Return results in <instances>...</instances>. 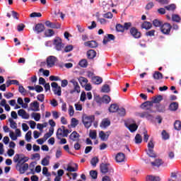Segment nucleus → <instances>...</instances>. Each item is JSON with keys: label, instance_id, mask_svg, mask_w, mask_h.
Wrapping results in <instances>:
<instances>
[{"label": "nucleus", "instance_id": "obj_1", "mask_svg": "<svg viewBox=\"0 0 181 181\" xmlns=\"http://www.w3.org/2000/svg\"><path fill=\"white\" fill-rule=\"evenodd\" d=\"M4 132H9V136L12 141H16L18 138H21L22 136V132L20 129H16L15 132L9 130V127L8 126H4L3 127Z\"/></svg>", "mask_w": 181, "mask_h": 181}, {"label": "nucleus", "instance_id": "obj_2", "mask_svg": "<svg viewBox=\"0 0 181 181\" xmlns=\"http://www.w3.org/2000/svg\"><path fill=\"white\" fill-rule=\"evenodd\" d=\"M28 160H29V158L22 154H16L13 157V162L18 165H25Z\"/></svg>", "mask_w": 181, "mask_h": 181}, {"label": "nucleus", "instance_id": "obj_3", "mask_svg": "<svg viewBox=\"0 0 181 181\" xmlns=\"http://www.w3.org/2000/svg\"><path fill=\"white\" fill-rule=\"evenodd\" d=\"M94 121V116H87L84 115L82 117V122L85 127L88 129L91 127L93 122Z\"/></svg>", "mask_w": 181, "mask_h": 181}, {"label": "nucleus", "instance_id": "obj_4", "mask_svg": "<svg viewBox=\"0 0 181 181\" xmlns=\"http://www.w3.org/2000/svg\"><path fill=\"white\" fill-rule=\"evenodd\" d=\"M69 134H70V131H69V129H66L64 126H62L57 131V138H58V139H62V138L67 136Z\"/></svg>", "mask_w": 181, "mask_h": 181}, {"label": "nucleus", "instance_id": "obj_5", "mask_svg": "<svg viewBox=\"0 0 181 181\" xmlns=\"http://www.w3.org/2000/svg\"><path fill=\"white\" fill-rule=\"evenodd\" d=\"M154 147H155V144H153V141L150 140L148 144V151H147V155H148V156L152 158H156V154H155V153H153Z\"/></svg>", "mask_w": 181, "mask_h": 181}, {"label": "nucleus", "instance_id": "obj_6", "mask_svg": "<svg viewBox=\"0 0 181 181\" xmlns=\"http://www.w3.org/2000/svg\"><path fill=\"white\" fill-rule=\"evenodd\" d=\"M156 158V157H153L152 158V157H150V158L147 160V161H146V163H149L150 162L153 166H157L158 168H159V166H160V165L163 163V161H162V160L159 158Z\"/></svg>", "mask_w": 181, "mask_h": 181}, {"label": "nucleus", "instance_id": "obj_7", "mask_svg": "<svg viewBox=\"0 0 181 181\" xmlns=\"http://www.w3.org/2000/svg\"><path fill=\"white\" fill-rule=\"evenodd\" d=\"M54 49L58 52H60L64 47L63 42H62V39L57 37L54 40Z\"/></svg>", "mask_w": 181, "mask_h": 181}, {"label": "nucleus", "instance_id": "obj_8", "mask_svg": "<svg viewBox=\"0 0 181 181\" xmlns=\"http://www.w3.org/2000/svg\"><path fill=\"white\" fill-rule=\"evenodd\" d=\"M51 86L53 88V91H54V94H56L57 95H59V96L62 95V88L60 86H59L57 83H56V82L52 83Z\"/></svg>", "mask_w": 181, "mask_h": 181}, {"label": "nucleus", "instance_id": "obj_9", "mask_svg": "<svg viewBox=\"0 0 181 181\" xmlns=\"http://www.w3.org/2000/svg\"><path fill=\"white\" fill-rule=\"evenodd\" d=\"M16 168L18 172H20V173H21V175H23V173L29 169V164L25 163L21 165H16Z\"/></svg>", "mask_w": 181, "mask_h": 181}, {"label": "nucleus", "instance_id": "obj_10", "mask_svg": "<svg viewBox=\"0 0 181 181\" xmlns=\"http://www.w3.org/2000/svg\"><path fill=\"white\" fill-rule=\"evenodd\" d=\"M18 115L21 117L23 119H29L30 118V115L23 109H20L18 111Z\"/></svg>", "mask_w": 181, "mask_h": 181}, {"label": "nucleus", "instance_id": "obj_11", "mask_svg": "<svg viewBox=\"0 0 181 181\" xmlns=\"http://www.w3.org/2000/svg\"><path fill=\"white\" fill-rule=\"evenodd\" d=\"M30 110L34 111L35 112H37V111H40V105L37 101H34L30 104Z\"/></svg>", "mask_w": 181, "mask_h": 181}, {"label": "nucleus", "instance_id": "obj_12", "mask_svg": "<svg viewBox=\"0 0 181 181\" xmlns=\"http://www.w3.org/2000/svg\"><path fill=\"white\" fill-rule=\"evenodd\" d=\"M170 29H172L170 24L165 23L161 27V32L164 33V35H169L170 33Z\"/></svg>", "mask_w": 181, "mask_h": 181}, {"label": "nucleus", "instance_id": "obj_13", "mask_svg": "<svg viewBox=\"0 0 181 181\" xmlns=\"http://www.w3.org/2000/svg\"><path fill=\"white\" fill-rule=\"evenodd\" d=\"M57 59L54 56H49L47 59V67H53Z\"/></svg>", "mask_w": 181, "mask_h": 181}, {"label": "nucleus", "instance_id": "obj_14", "mask_svg": "<svg viewBox=\"0 0 181 181\" xmlns=\"http://www.w3.org/2000/svg\"><path fill=\"white\" fill-rule=\"evenodd\" d=\"M110 135H111V132L110 131L107 132L106 133L103 131H100L99 132V138H100L102 141H107Z\"/></svg>", "mask_w": 181, "mask_h": 181}, {"label": "nucleus", "instance_id": "obj_15", "mask_svg": "<svg viewBox=\"0 0 181 181\" xmlns=\"http://www.w3.org/2000/svg\"><path fill=\"white\" fill-rule=\"evenodd\" d=\"M66 170L67 172H77L78 170V165L77 163L69 164Z\"/></svg>", "mask_w": 181, "mask_h": 181}, {"label": "nucleus", "instance_id": "obj_16", "mask_svg": "<svg viewBox=\"0 0 181 181\" xmlns=\"http://www.w3.org/2000/svg\"><path fill=\"white\" fill-rule=\"evenodd\" d=\"M115 160L117 163H121L125 161V154L123 153H118L116 154Z\"/></svg>", "mask_w": 181, "mask_h": 181}, {"label": "nucleus", "instance_id": "obj_17", "mask_svg": "<svg viewBox=\"0 0 181 181\" xmlns=\"http://www.w3.org/2000/svg\"><path fill=\"white\" fill-rule=\"evenodd\" d=\"M69 83H71L74 86V90L71 91V93L74 91H76V93H80V86H78V83L76 81L75 79H71Z\"/></svg>", "mask_w": 181, "mask_h": 181}, {"label": "nucleus", "instance_id": "obj_18", "mask_svg": "<svg viewBox=\"0 0 181 181\" xmlns=\"http://www.w3.org/2000/svg\"><path fill=\"white\" fill-rule=\"evenodd\" d=\"M130 33L135 39H139L141 37V32L138 31L135 28H131Z\"/></svg>", "mask_w": 181, "mask_h": 181}, {"label": "nucleus", "instance_id": "obj_19", "mask_svg": "<svg viewBox=\"0 0 181 181\" xmlns=\"http://www.w3.org/2000/svg\"><path fill=\"white\" fill-rule=\"evenodd\" d=\"M101 173H108V170H110V164L102 163L100 166Z\"/></svg>", "mask_w": 181, "mask_h": 181}, {"label": "nucleus", "instance_id": "obj_20", "mask_svg": "<svg viewBox=\"0 0 181 181\" xmlns=\"http://www.w3.org/2000/svg\"><path fill=\"white\" fill-rule=\"evenodd\" d=\"M115 39V37L112 34H108L107 35H105L103 38V45H107L108 42H111V40H114Z\"/></svg>", "mask_w": 181, "mask_h": 181}, {"label": "nucleus", "instance_id": "obj_21", "mask_svg": "<svg viewBox=\"0 0 181 181\" xmlns=\"http://www.w3.org/2000/svg\"><path fill=\"white\" fill-rule=\"evenodd\" d=\"M33 30H35V32L37 33H42V32L45 30V25L42 23H38L35 26Z\"/></svg>", "mask_w": 181, "mask_h": 181}, {"label": "nucleus", "instance_id": "obj_22", "mask_svg": "<svg viewBox=\"0 0 181 181\" xmlns=\"http://www.w3.org/2000/svg\"><path fill=\"white\" fill-rule=\"evenodd\" d=\"M138 116L140 117V118H146L151 120L153 119V116L146 112L138 113Z\"/></svg>", "mask_w": 181, "mask_h": 181}, {"label": "nucleus", "instance_id": "obj_23", "mask_svg": "<svg viewBox=\"0 0 181 181\" xmlns=\"http://www.w3.org/2000/svg\"><path fill=\"white\" fill-rule=\"evenodd\" d=\"M84 46H86V47L94 48L97 47V46H98V44L97 43V42L92 40L84 42Z\"/></svg>", "mask_w": 181, "mask_h": 181}, {"label": "nucleus", "instance_id": "obj_24", "mask_svg": "<svg viewBox=\"0 0 181 181\" xmlns=\"http://www.w3.org/2000/svg\"><path fill=\"white\" fill-rule=\"evenodd\" d=\"M179 108V103L177 102H173L170 104L168 109L170 111H177Z\"/></svg>", "mask_w": 181, "mask_h": 181}, {"label": "nucleus", "instance_id": "obj_25", "mask_svg": "<svg viewBox=\"0 0 181 181\" xmlns=\"http://www.w3.org/2000/svg\"><path fill=\"white\" fill-rule=\"evenodd\" d=\"M111 125V122L108 119H104L102 120L100 127V128H107V127H110Z\"/></svg>", "mask_w": 181, "mask_h": 181}, {"label": "nucleus", "instance_id": "obj_26", "mask_svg": "<svg viewBox=\"0 0 181 181\" xmlns=\"http://www.w3.org/2000/svg\"><path fill=\"white\" fill-rule=\"evenodd\" d=\"M1 107H4L6 111H11V106L6 103V100L2 99L0 102Z\"/></svg>", "mask_w": 181, "mask_h": 181}, {"label": "nucleus", "instance_id": "obj_27", "mask_svg": "<svg viewBox=\"0 0 181 181\" xmlns=\"http://www.w3.org/2000/svg\"><path fill=\"white\" fill-rule=\"evenodd\" d=\"M41 165L42 166H49L50 165V156H47L41 160Z\"/></svg>", "mask_w": 181, "mask_h": 181}, {"label": "nucleus", "instance_id": "obj_28", "mask_svg": "<svg viewBox=\"0 0 181 181\" xmlns=\"http://www.w3.org/2000/svg\"><path fill=\"white\" fill-rule=\"evenodd\" d=\"M78 138H80V135L76 132H73L69 136L71 141H78Z\"/></svg>", "mask_w": 181, "mask_h": 181}, {"label": "nucleus", "instance_id": "obj_29", "mask_svg": "<svg viewBox=\"0 0 181 181\" xmlns=\"http://www.w3.org/2000/svg\"><path fill=\"white\" fill-rule=\"evenodd\" d=\"M154 80H162L163 78V74L159 71H156L153 75Z\"/></svg>", "mask_w": 181, "mask_h": 181}, {"label": "nucleus", "instance_id": "obj_30", "mask_svg": "<svg viewBox=\"0 0 181 181\" xmlns=\"http://www.w3.org/2000/svg\"><path fill=\"white\" fill-rule=\"evenodd\" d=\"M46 26H48V28H52L53 29H59L60 24H58V25H56L55 24H53L49 21H47L45 22Z\"/></svg>", "mask_w": 181, "mask_h": 181}, {"label": "nucleus", "instance_id": "obj_31", "mask_svg": "<svg viewBox=\"0 0 181 181\" xmlns=\"http://www.w3.org/2000/svg\"><path fill=\"white\" fill-rule=\"evenodd\" d=\"M153 103L151 101H147L141 104V107L143 108L144 110H149L150 107H152Z\"/></svg>", "mask_w": 181, "mask_h": 181}, {"label": "nucleus", "instance_id": "obj_32", "mask_svg": "<svg viewBox=\"0 0 181 181\" xmlns=\"http://www.w3.org/2000/svg\"><path fill=\"white\" fill-rule=\"evenodd\" d=\"M142 29H146V30H148V29H151L152 28V23L148 21H144L141 25Z\"/></svg>", "mask_w": 181, "mask_h": 181}, {"label": "nucleus", "instance_id": "obj_33", "mask_svg": "<svg viewBox=\"0 0 181 181\" xmlns=\"http://www.w3.org/2000/svg\"><path fill=\"white\" fill-rule=\"evenodd\" d=\"M31 118H33L35 121L39 122L40 121V118H42V115H40V113L33 112L31 114Z\"/></svg>", "mask_w": 181, "mask_h": 181}, {"label": "nucleus", "instance_id": "obj_34", "mask_svg": "<svg viewBox=\"0 0 181 181\" xmlns=\"http://www.w3.org/2000/svg\"><path fill=\"white\" fill-rule=\"evenodd\" d=\"M92 81L94 84H101L103 83V78L100 76L92 77Z\"/></svg>", "mask_w": 181, "mask_h": 181}, {"label": "nucleus", "instance_id": "obj_35", "mask_svg": "<svg viewBox=\"0 0 181 181\" xmlns=\"http://www.w3.org/2000/svg\"><path fill=\"white\" fill-rule=\"evenodd\" d=\"M146 181H160V178L158 176L148 175L146 177Z\"/></svg>", "mask_w": 181, "mask_h": 181}, {"label": "nucleus", "instance_id": "obj_36", "mask_svg": "<svg viewBox=\"0 0 181 181\" xmlns=\"http://www.w3.org/2000/svg\"><path fill=\"white\" fill-rule=\"evenodd\" d=\"M127 128L129 129L130 132H135L138 129V125L136 124H131L127 126Z\"/></svg>", "mask_w": 181, "mask_h": 181}, {"label": "nucleus", "instance_id": "obj_37", "mask_svg": "<svg viewBox=\"0 0 181 181\" xmlns=\"http://www.w3.org/2000/svg\"><path fill=\"white\" fill-rule=\"evenodd\" d=\"M87 56L88 59H94V57L96 56V52L94 51V49H90L87 52Z\"/></svg>", "mask_w": 181, "mask_h": 181}, {"label": "nucleus", "instance_id": "obj_38", "mask_svg": "<svg viewBox=\"0 0 181 181\" xmlns=\"http://www.w3.org/2000/svg\"><path fill=\"white\" fill-rule=\"evenodd\" d=\"M17 102L18 104L22 107V108H28V103H24L23 100L21 98H18Z\"/></svg>", "mask_w": 181, "mask_h": 181}, {"label": "nucleus", "instance_id": "obj_39", "mask_svg": "<svg viewBox=\"0 0 181 181\" xmlns=\"http://www.w3.org/2000/svg\"><path fill=\"white\" fill-rule=\"evenodd\" d=\"M110 112H117L118 111V105L117 104H112L109 107Z\"/></svg>", "mask_w": 181, "mask_h": 181}, {"label": "nucleus", "instance_id": "obj_40", "mask_svg": "<svg viewBox=\"0 0 181 181\" xmlns=\"http://www.w3.org/2000/svg\"><path fill=\"white\" fill-rule=\"evenodd\" d=\"M78 81L81 86H86L88 83V80L83 76L79 77Z\"/></svg>", "mask_w": 181, "mask_h": 181}, {"label": "nucleus", "instance_id": "obj_41", "mask_svg": "<svg viewBox=\"0 0 181 181\" xmlns=\"http://www.w3.org/2000/svg\"><path fill=\"white\" fill-rule=\"evenodd\" d=\"M89 136L91 138V139H97V131L90 130Z\"/></svg>", "mask_w": 181, "mask_h": 181}, {"label": "nucleus", "instance_id": "obj_42", "mask_svg": "<svg viewBox=\"0 0 181 181\" xmlns=\"http://www.w3.org/2000/svg\"><path fill=\"white\" fill-rule=\"evenodd\" d=\"M174 128L177 131H180V129H181V122L179 121V120L175 121V122L174 123Z\"/></svg>", "mask_w": 181, "mask_h": 181}, {"label": "nucleus", "instance_id": "obj_43", "mask_svg": "<svg viewBox=\"0 0 181 181\" xmlns=\"http://www.w3.org/2000/svg\"><path fill=\"white\" fill-rule=\"evenodd\" d=\"M18 91L19 93H21V94H22V95H25L26 94H28V91L26 90V89H25V88H23L21 85H19Z\"/></svg>", "mask_w": 181, "mask_h": 181}, {"label": "nucleus", "instance_id": "obj_44", "mask_svg": "<svg viewBox=\"0 0 181 181\" xmlns=\"http://www.w3.org/2000/svg\"><path fill=\"white\" fill-rule=\"evenodd\" d=\"M71 125L73 128H76L78 125V120L76 118H72L71 120Z\"/></svg>", "mask_w": 181, "mask_h": 181}, {"label": "nucleus", "instance_id": "obj_45", "mask_svg": "<svg viewBox=\"0 0 181 181\" xmlns=\"http://www.w3.org/2000/svg\"><path fill=\"white\" fill-rule=\"evenodd\" d=\"M42 175H44V176H46L47 177H49V176H51V174L50 173H49V169H47V167H43Z\"/></svg>", "mask_w": 181, "mask_h": 181}, {"label": "nucleus", "instance_id": "obj_46", "mask_svg": "<svg viewBox=\"0 0 181 181\" xmlns=\"http://www.w3.org/2000/svg\"><path fill=\"white\" fill-rule=\"evenodd\" d=\"M102 101L105 103V104H109L111 102V98L108 95H104L102 98Z\"/></svg>", "mask_w": 181, "mask_h": 181}, {"label": "nucleus", "instance_id": "obj_47", "mask_svg": "<svg viewBox=\"0 0 181 181\" xmlns=\"http://www.w3.org/2000/svg\"><path fill=\"white\" fill-rule=\"evenodd\" d=\"M25 141H27V142H30V139H32V131H28L26 134H25Z\"/></svg>", "mask_w": 181, "mask_h": 181}, {"label": "nucleus", "instance_id": "obj_48", "mask_svg": "<svg viewBox=\"0 0 181 181\" xmlns=\"http://www.w3.org/2000/svg\"><path fill=\"white\" fill-rule=\"evenodd\" d=\"M9 122L11 128H12V129H16L18 124L16 123V122L13 121V119H10Z\"/></svg>", "mask_w": 181, "mask_h": 181}, {"label": "nucleus", "instance_id": "obj_49", "mask_svg": "<svg viewBox=\"0 0 181 181\" xmlns=\"http://www.w3.org/2000/svg\"><path fill=\"white\" fill-rule=\"evenodd\" d=\"M153 25L156 28H160V26H162V22H160V21H159L158 19H156V20L153 21Z\"/></svg>", "mask_w": 181, "mask_h": 181}, {"label": "nucleus", "instance_id": "obj_50", "mask_svg": "<svg viewBox=\"0 0 181 181\" xmlns=\"http://www.w3.org/2000/svg\"><path fill=\"white\" fill-rule=\"evenodd\" d=\"M134 141L135 144H141L142 142V136L140 134H136Z\"/></svg>", "mask_w": 181, "mask_h": 181}, {"label": "nucleus", "instance_id": "obj_51", "mask_svg": "<svg viewBox=\"0 0 181 181\" xmlns=\"http://www.w3.org/2000/svg\"><path fill=\"white\" fill-rule=\"evenodd\" d=\"M116 30L117 32H124V30H125V27L121 24H117L116 25Z\"/></svg>", "mask_w": 181, "mask_h": 181}, {"label": "nucleus", "instance_id": "obj_52", "mask_svg": "<svg viewBox=\"0 0 181 181\" xmlns=\"http://www.w3.org/2000/svg\"><path fill=\"white\" fill-rule=\"evenodd\" d=\"M98 163V158L97 157H94L91 159L90 160V164L92 165V166H97V164Z\"/></svg>", "mask_w": 181, "mask_h": 181}, {"label": "nucleus", "instance_id": "obj_53", "mask_svg": "<svg viewBox=\"0 0 181 181\" xmlns=\"http://www.w3.org/2000/svg\"><path fill=\"white\" fill-rule=\"evenodd\" d=\"M53 35H54V31H53V30L49 29L45 31V35L47 37H50L53 36Z\"/></svg>", "mask_w": 181, "mask_h": 181}, {"label": "nucleus", "instance_id": "obj_54", "mask_svg": "<svg viewBox=\"0 0 181 181\" xmlns=\"http://www.w3.org/2000/svg\"><path fill=\"white\" fill-rule=\"evenodd\" d=\"M172 20L173 21V22H180V16L177 14H173L172 16Z\"/></svg>", "mask_w": 181, "mask_h": 181}, {"label": "nucleus", "instance_id": "obj_55", "mask_svg": "<svg viewBox=\"0 0 181 181\" xmlns=\"http://www.w3.org/2000/svg\"><path fill=\"white\" fill-rule=\"evenodd\" d=\"M117 112L120 117H124L126 114V111L124 108L121 107L117 110Z\"/></svg>", "mask_w": 181, "mask_h": 181}, {"label": "nucleus", "instance_id": "obj_56", "mask_svg": "<svg viewBox=\"0 0 181 181\" xmlns=\"http://www.w3.org/2000/svg\"><path fill=\"white\" fill-rule=\"evenodd\" d=\"M68 112L70 117H73L74 115V107L72 105H69Z\"/></svg>", "mask_w": 181, "mask_h": 181}, {"label": "nucleus", "instance_id": "obj_57", "mask_svg": "<svg viewBox=\"0 0 181 181\" xmlns=\"http://www.w3.org/2000/svg\"><path fill=\"white\" fill-rule=\"evenodd\" d=\"M101 91L102 93H110V86L108 85L103 86Z\"/></svg>", "mask_w": 181, "mask_h": 181}, {"label": "nucleus", "instance_id": "obj_58", "mask_svg": "<svg viewBox=\"0 0 181 181\" xmlns=\"http://www.w3.org/2000/svg\"><path fill=\"white\" fill-rule=\"evenodd\" d=\"M165 8L167 11H175V9H176V5L170 4L169 6H166Z\"/></svg>", "mask_w": 181, "mask_h": 181}, {"label": "nucleus", "instance_id": "obj_59", "mask_svg": "<svg viewBox=\"0 0 181 181\" xmlns=\"http://www.w3.org/2000/svg\"><path fill=\"white\" fill-rule=\"evenodd\" d=\"M88 63L87 62V61L86 59H82L79 62V66H81V67H86L88 66Z\"/></svg>", "mask_w": 181, "mask_h": 181}, {"label": "nucleus", "instance_id": "obj_60", "mask_svg": "<svg viewBox=\"0 0 181 181\" xmlns=\"http://www.w3.org/2000/svg\"><path fill=\"white\" fill-rule=\"evenodd\" d=\"M52 117L54 118V119H57L60 117V112H57V111H53L52 112Z\"/></svg>", "mask_w": 181, "mask_h": 181}, {"label": "nucleus", "instance_id": "obj_61", "mask_svg": "<svg viewBox=\"0 0 181 181\" xmlns=\"http://www.w3.org/2000/svg\"><path fill=\"white\" fill-rule=\"evenodd\" d=\"M161 134H162L163 139H165V140L169 139V134H168L166 131L163 130Z\"/></svg>", "mask_w": 181, "mask_h": 181}, {"label": "nucleus", "instance_id": "obj_62", "mask_svg": "<svg viewBox=\"0 0 181 181\" xmlns=\"http://www.w3.org/2000/svg\"><path fill=\"white\" fill-rule=\"evenodd\" d=\"M113 16H114L112 14L111 12H107L103 15V17L105 18L106 19H112Z\"/></svg>", "mask_w": 181, "mask_h": 181}, {"label": "nucleus", "instance_id": "obj_63", "mask_svg": "<svg viewBox=\"0 0 181 181\" xmlns=\"http://www.w3.org/2000/svg\"><path fill=\"white\" fill-rule=\"evenodd\" d=\"M90 176H91L92 179H97V176H98V173H97V171H95V170H91V171L90 172Z\"/></svg>", "mask_w": 181, "mask_h": 181}, {"label": "nucleus", "instance_id": "obj_64", "mask_svg": "<svg viewBox=\"0 0 181 181\" xmlns=\"http://www.w3.org/2000/svg\"><path fill=\"white\" fill-rule=\"evenodd\" d=\"M35 90L37 93H42V91H43V87H42L41 86L37 85L35 86Z\"/></svg>", "mask_w": 181, "mask_h": 181}]
</instances>
